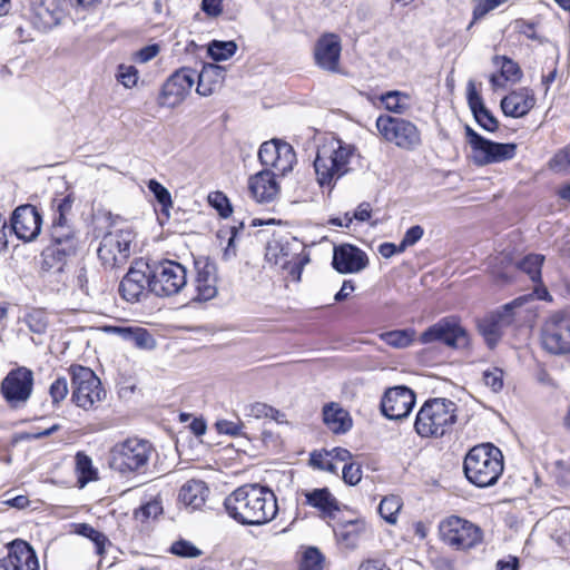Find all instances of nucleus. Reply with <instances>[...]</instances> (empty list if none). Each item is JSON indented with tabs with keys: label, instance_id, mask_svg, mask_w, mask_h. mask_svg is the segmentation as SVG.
I'll return each mask as SVG.
<instances>
[{
	"label": "nucleus",
	"instance_id": "3c124183",
	"mask_svg": "<svg viewBox=\"0 0 570 570\" xmlns=\"http://www.w3.org/2000/svg\"><path fill=\"white\" fill-rule=\"evenodd\" d=\"M76 533L90 539L95 543L96 552L98 554H102L105 552V547L108 540L104 533L87 523L77 524Z\"/></svg>",
	"mask_w": 570,
	"mask_h": 570
},
{
	"label": "nucleus",
	"instance_id": "5701e85b",
	"mask_svg": "<svg viewBox=\"0 0 570 570\" xmlns=\"http://www.w3.org/2000/svg\"><path fill=\"white\" fill-rule=\"evenodd\" d=\"M76 200L73 190L66 188L61 193H56L50 203L51 227L50 234L66 233L72 230L70 219L72 207Z\"/></svg>",
	"mask_w": 570,
	"mask_h": 570
},
{
	"label": "nucleus",
	"instance_id": "bf43d9fd",
	"mask_svg": "<svg viewBox=\"0 0 570 570\" xmlns=\"http://www.w3.org/2000/svg\"><path fill=\"white\" fill-rule=\"evenodd\" d=\"M508 0H480L473 8L472 23L482 19L490 11L505 3Z\"/></svg>",
	"mask_w": 570,
	"mask_h": 570
},
{
	"label": "nucleus",
	"instance_id": "4468645a",
	"mask_svg": "<svg viewBox=\"0 0 570 570\" xmlns=\"http://www.w3.org/2000/svg\"><path fill=\"white\" fill-rule=\"evenodd\" d=\"M465 136L479 164L501 163L517 155V144L489 140L469 126L465 127Z\"/></svg>",
	"mask_w": 570,
	"mask_h": 570
},
{
	"label": "nucleus",
	"instance_id": "b1692460",
	"mask_svg": "<svg viewBox=\"0 0 570 570\" xmlns=\"http://www.w3.org/2000/svg\"><path fill=\"white\" fill-rule=\"evenodd\" d=\"M63 17L60 0H32L31 22L38 30L47 31L58 26Z\"/></svg>",
	"mask_w": 570,
	"mask_h": 570
},
{
	"label": "nucleus",
	"instance_id": "ddd939ff",
	"mask_svg": "<svg viewBox=\"0 0 570 570\" xmlns=\"http://www.w3.org/2000/svg\"><path fill=\"white\" fill-rule=\"evenodd\" d=\"M422 344L441 342L449 347L458 348L469 343V333L458 316H445L421 333Z\"/></svg>",
	"mask_w": 570,
	"mask_h": 570
},
{
	"label": "nucleus",
	"instance_id": "4d7b16f0",
	"mask_svg": "<svg viewBox=\"0 0 570 570\" xmlns=\"http://www.w3.org/2000/svg\"><path fill=\"white\" fill-rule=\"evenodd\" d=\"M117 80L125 88H134L138 82V70L134 66L119 65L117 71Z\"/></svg>",
	"mask_w": 570,
	"mask_h": 570
},
{
	"label": "nucleus",
	"instance_id": "052dcab7",
	"mask_svg": "<svg viewBox=\"0 0 570 570\" xmlns=\"http://www.w3.org/2000/svg\"><path fill=\"white\" fill-rule=\"evenodd\" d=\"M534 286L533 291L530 294L521 295L520 297H525L524 304L532 299L544 301L551 303L553 301L551 294L549 293L547 286L543 283L542 277L540 281H532Z\"/></svg>",
	"mask_w": 570,
	"mask_h": 570
},
{
	"label": "nucleus",
	"instance_id": "7ed1b4c3",
	"mask_svg": "<svg viewBox=\"0 0 570 570\" xmlns=\"http://www.w3.org/2000/svg\"><path fill=\"white\" fill-rule=\"evenodd\" d=\"M70 379V401L86 411H97L107 397V391L96 372L89 366L72 363L67 367Z\"/></svg>",
	"mask_w": 570,
	"mask_h": 570
},
{
	"label": "nucleus",
	"instance_id": "39448f33",
	"mask_svg": "<svg viewBox=\"0 0 570 570\" xmlns=\"http://www.w3.org/2000/svg\"><path fill=\"white\" fill-rule=\"evenodd\" d=\"M51 235V243L40 254V271L47 277L65 283L69 273V262L78 249V238L73 230Z\"/></svg>",
	"mask_w": 570,
	"mask_h": 570
},
{
	"label": "nucleus",
	"instance_id": "e433bc0d",
	"mask_svg": "<svg viewBox=\"0 0 570 570\" xmlns=\"http://www.w3.org/2000/svg\"><path fill=\"white\" fill-rule=\"evenodd\" d=\"M208 488L203 481H189L179 491V500L190 510L200 509L208 497Z\"/></svg>",
	"mask_w": 570,
	"mask_h": 570
},
{
	"label": "nucleus",
	"instance_id": "1a4fd4ad",
	"mask_svg": "<svg viewBox=\"0 0 570 570\" xmlns=\"http://www.w3.org/2000/svg\"><path fill=\"white\" fill-rule=\"evenodd\" d=\"M33 389L35 375L27 366L11 368L0 383V394L11 410L24 407Z\"/></svg>",
	"mask_w": 570,
	"mask_h": 570
},
{
	"label": "nucleus",
	"instance_id": "a211bd4d",
	"mask_svg": "<svg viewBox=\"0 0 570 570\" xmlns=\"http://www.w3.org/2000/svg\"><path fill=\"white\" fill-rule=\"evenodd\" d=\"M542 344L552 354L570 353V314L556 313L546 321Z\"/></svg>",
	"mask_w": 570,
	"mask_h": 570
},
{
	"label": "nucleus",
	"instance_id": "2f4dec72",
	"mask_svg": "<svg viewBox=\"0 0 570 570\" xmlns=\"http://www.w3.org/2000/svg\"><path fill=\"white\" fill-rule=\"evenodd\" d=\"M225 77L226 70L224 67L214 63L204 65L203 69L198 73L196 87L197 94L208 97L218 92L224 85Z\"/></svg>",
	"mask_w": 570,
	"mask_h": 570
},
{
	"label": "nucleus",
	"instance_id": "20e7f679",
	"mask_svg": "<svg viewBox=\"0 0 570 570\" xmlns=\"http://www.w3.org/2000/svg\"><path fill=\"white\" fill-rule=\"evenodd\" d=\"M456 404L445 397L430 399L424 402L416 414L415 431L422 438H441L456 422Z\"/></svg>",
	"mask_w": 570,
	"mask_h": 570
},
{
	"label": "nucleus",
	"instance_id": "72a5a7b5",
	"mask_svg": "<svg viewBox=\"0 0 570 570\" xmlns=\"http://www.w3.org/2000/svg\"><path fill=\"white\" fill-rule=\"evenodd\" d=\"M368 527L364 519H354L334 528L337 542L346 549H356L361 539L367 533Z\"/></svg>",
	"mask_w": 570,
	"mask_h": 570
},
{
	"label": "nucleus",
	"instance_id": "473e14b6",
	"mask_svg": "<svg viewBox=\"0 0 570 570\" xmlns=\"http://www.w3.org/2000/svg\"><path fill=\"white\" fill-rule=\"evenodd\" d=\"M305 504L316 509L323 518H334L340 510L337 499L327 488L304 490Z\"/></svg>",
	"mask_w": 570,
	"mask_h": 570
},
{
	"label": "nucleus",
	"instance_id": "4c0bfd02",
	"mask_svg": "<svg viewBox=\"0 0 570 570\" xmlns=\"http://www.w3.org/2000/svg\"><path fill=\"white\" fill-rule=\"evenodd\" d=\"M463 463H503V454L493 443L484 442L471 448Z\"/></svg>",
	"mask_w": 570,
	"mask_h": 570
},
{
	"label": "nucleus",
	"instance_id": "6e6552de",
	"mask_svg": "<svg viewBox=\"0 0 570 570\" xmlns=\"http://www.w3.org/2000/svg\"><path fill=\"white\" fill-rule=\"evenodd\" d=\"M135 234L129 227H112L101 238L97 249L98 258L105 268H119L127 264L131 255Z\"/></svg>",
	"mask_w": 570,
	"mask_h": 570
},
{
	"label": "nucleus",
	"instance_id": "aec40b11",
	"mask_svg": "<svg viewBox=\"0 0 570 570\" xmlns=\"http://www.w3.org/2000/svg\"><path fill=\"white\" fill-rule=\"evenodd\" d=\"M11 232L23 242L35 240L42 226V216L37 207L31 204L18 206L10 219Z\"/></svg>",
	"mask_w": 570,
	"mask_h": 570
},
{
	"label": "nucleus",
	"instance_id": "7c9ffc66",
	"mask_svg": "<svg viewBox=\"0 0 570 570\" xmlns=\"http://www.w3.org/2000/svg\"><path fill=\"white\" fill-rule=\"evenodd\" d=\"M108 334H116L124 341L132 343L137 348L151 350L156 345V341L150 332L140 326H115L106 325L102 327Z\"/></svg>",
	"mask_w": 570,
	"mask_h": 570
},
{
	"label": "nucleus",
	"instance_id": "0eeeda50",
	"mask_svg": "<svg viewBox=\"0 0 570 570\" xmlns=\"http://www.w3.org/2000/svg\"><path fill=\"white\" fill-rule=\"evenodd\" d=\"M525 297L513 301L491 311L476 321V330L485 345L494 350L503 337L504 328L511 326L517 320L515 309L524 305Z\"/></svg>",
	"mask_w": 570,
	"mask_h": 570
},
{
	"label": "nucleus",
	"instance_id": "0e129e2a",
	"mask_svg": "<svg viewBox=\"0 0 570 570\" xmlns=\"http://www.w3.org/2000/svg\"><path fill=\"white\" fill-rule=\"evenodd\" d=\"M363 476L361 465H343L342 478L348 485H356Z\"/></svg>",
	"mask_w": 570,
	"mask_h": 570
},
{
	"label": "nucleus",
	"instance_id": "8fccbe9b",
	"mask_svg": "<svg viewBox=\"0 0 570 570\" xmlns=\"http://www.w3.org/2000/svg\"><path fill=\"white\" fill-rule=\"evenodd\" d=\"M548 168L557 174L570 175V145L554 153L548 161Z\"/></svg>",
	"mask_w": 570,
	"mask_h": 570
},
{
	"label": "nucleus",
	"instance_id": "dca6fc26",
	"mask_svg": "<svg viewBox=\"0 0 570 570\" xmlns=\"http://www.w3.org/2000/svg\"><path fill=\"white\" fill-rule=\"evenodd\" d=\"M151 292V266L142 258L136 259L119 284L120 296L136 303Z\"/></svg>",
	"mask_w": 570,
	"mask_h": 570
},
{
	"label": "nucleus",
	"instance_id": "ea45409f",
	"mask_svg": "<svg viewBox=\"0 0 570 570\" xmlns=\"http://www.w3.org/2000/svg\"><path fill=\"white\" fill-rule=\"evenodd\" d=\"M415 331L413 328L393 330L379 335L380 340L394 348H404L414 342Z\"/></svg>",
	"mask_w": 570,
	"mask_h": 570
},
{
	"label": "nucleus",
	"instance_id": "cd10ccee",
	"mask_svg": "<svg viewBox=\"0 0 570 570\" xmlns=\"http://www.w3.org/2000/svg\"><path fill=\"white\" fill-rule=\"evenodd\" d=\"M532 89L522 87L510 91L501 100V109L505 116L520 118L528 115L535 105Z\"/></svg>",
	"mask_w": 570,
	"mask_h": 570
},
{
	"label": "nucleus",
	"instance_id": "6ab92c4d",
	"mask_svg": "<svg viewBox=\"0 0 570 570\" xmlns=\"http://www.w3.org/2000/svg\"><path fill=\"white\" fill-rule=\"evenodd\" d=\"M342 41L337 33L324 32L313 48L315 65L327 72H341Z\"/></svg>",
	"mask_w": 570,
	"mask_h": 570
},
{
	"label": "nucleus",
	"instance_id": "4be33fe9",
	"mask_svg": "<svg viewBox=\"0 0 570 570\" xmlns=\"http://www.w3.org/2000/svg\"><path fill=\"white\" fill-rule=\"evenodd\" d=\"M0 570H40L37 554L23 540L8 544V554L0 559Z\"/></svg>",
	"mask_w": 570,
	"mask_h": 570
},
{
	"label": "nucleus",
	"instance_id": "09e8293b",
	"mask_svg": "<svg viewBox=\"0 0 570 570\" xmlns=\"http://www.w3.org/2000/svg\"><path fill=\"white\" fill-rule=\"evenodd\" d=\"M147 187L160 205L161 214L169 217V210L173 207V199L169 190L156 179H150L147 183Z\"/></svg>",
	"mask_w": 570,
	"mask_h": 570
},
{
	"label": "nucleus",
	"instance_id": "49530a36",
	"mask_svg": "<svg viewBox=\"0 0 570 570\" xmlns=\"http://www.w3.org/2000/svg\"><path fill=\"white\" fill-rule=\"evenodd\" d=\"M24 323L31 332L43 334L50 324L49 314L45 308H32L24 315Z\"/></svg>",
	"mask_w": 570,
	"mask_h": 570
},
{
	"label": "nucleus",
	"instance_id": "423d86ee",
	"mask_svg": "<svg viewBox=\"0 0 570 570\" xmlns=\"http://www.w3.org/2000/svg\"><path fill=\"white\" fill-rule=\"evenodd\" d=\"M375 128L381 141L400 150L411 153L423 145L421 129L407 118L381 114L375 120Z\"/></svg>",
	"mask_w": 570,
	"mask_h": 570
},
{
	"label": "nucleus",
	"instance_id": "9d476101",
	"mask_svg": "<svg viewBox=\"0 0 570 570\" xmlns=\"http://www.w3.org/2000/svg\"><path fill=\"white\" fill-rule=\"evenodd\" d=\"M441 540L456 550H469L482 542L483 532L473 522L458 515H450L439 524Z\"/></svg>",
	"mask_w": 570,
	"mask_h": 570
},
{
	"label": "nucleus",
	"instance_id": "69168bd1",
	"mask_svg": "<svg viewBox=\"0 0 570 570\" xmlns=\"http://www.w3.org/2000/svg\"><path fill=\"white\" fill-rule=\"evenodd\" d=\"M159 52L160 46L158 43H153L136 51L134 58L137 62L145 63L153 60Z\"/></svg>",
	"mask_w": 570,
	"mask_h": 570
},
{
	"label": "nucleus",
	"instance_id": "79ce46f5",
	"mask_svg": "<svg viewBox=\"0 0 570 570\" xmlns=\"http://www.w3.org/2000/svg\"><path fill=\"white\" fill-rule=\"evenodd\" d=\"M163 513L161 502L153 499L134 511V520L144 529L150 521L156 520Z\"/></svg>",
	"mask_w": 570,
	"mask_h": 570
},
{
	"label": "nucleus",
	"instance_id": "de8ad7c7",
	"mask_svg": "<svg viewBox=\"0 0 570 570\" xmlns=\"http://www.w3.org/2000/svg\"><path fill=\"white\" fill-rule=\"evenodd\" d=\"M372 205L368 202H362L361 204H358L353 214L348 212L345 213L343 220L341 218H334L331 222L332 224L340 227H348L354 219L360 223L367 222L372 217Z\"/></svg>",
	"mask_w": 570,
	"mask_h": 570
},
{
	"label": "nucleus",
	"instance_id": "338daca9",
	"mask_svg": "<svg viewBox=\"0 0 570 570\" xmlns=\"http://www.w3.org/2000/svg\"><path fill=\"white\" fill-rule=\"evenodd\" d=\"M424 234L423 228L420 225H414L410 227L401 240V249H405L409 246L414 245L417 243Z\"/></svg>",
	"mask_w": 570,
	"mask_h": 570
},
{
	"label": "nucleus",
	"instance_id": "37998d69",
	"mask_svg": "<svg viewBox=\"0 0 570 570\" xmlns=\"http://www.w3.org/2000/svg\"><path fill=\"white\" fill-rule=\"evenodd\" d=\"M348 462L352 460V453L343 448H334L332 451L326 450H314L311 455L308 463H332V461Z\"/></svg>",
	"mask_w": 570,
	"mask_h": 570
},
{
	"label": "nucleus",
	"instance_id": "f704fd0d",
	"mask_svg": "<svg viewBox=\"0 0 570 570\" xmlns=\"http://www.w3.org/2000/svg\"><path fill=\"white\" fill-rule=\"evenodd\" d=\"M322 414L324 424L334 434H345L352 429L353 420L350 413L338 403L325 404Z\"/></svg>",
	"mask_w": 570,
	"mask_h": 570
},
{
	"label": "nucleus",
	"instance_id": "5fc2aeb1",
	"mask_svg": "<svg viewBox=\"0 0 570 570\" xmlns=\"http://www.w3.org/2000/svg\"><path fill=\"white\" fill-rule=\"evenodd\" d=\"M69 393L65 376H58L49 386V396L53 406H59Z\"/></svg>",
	"mask_w": 570,
	"mask_h": 570
},
{
	"label": "nucleus",
	"instance_id": "393cba45",
	"mask_svg": "<svg viewBox=\"0 0 570 570\" xmlns=\"http://www.w3.org/2000/svg\"><path fill=\"white\" fill-rule=\"evenodd\" d=\"M276 175L268 169L252 175L248 178V191L261 204H269L279 195L281 187Z\"/></svg>",
	"mask_w": 570,
	"mask_h": 570
},
{
	"label": "nucleus",
	"instance_id": "f03ea898",
	"mask_svg": "<svg viewBox=\"0 0 570 570\" xmlns=\"http://www.w3.org/2000/svg\"><path fill=\"white\" fill-rule=\"evenodd\" d=\"M356 151L354 145L345 144L341 139H330L320 145L314 160L318 185L333 190L336 183L352 171L351 161Z\"/></svg>",
	"mask_w": 570,
	"mask_h": 570
},
{
	"label": "nucleus",
	"instance_id": "f8f14e48",
	"mask_svg": "<svg viewBox=\"0 0 570 570\" xmlns=\"http://www.w3.org/2000/svg\"><path fill=\"white\" fill-rule=\"evenodd\" d=\"M258 159L264 169L271 170L277 177L291 173L297 163L293 146L276 138L261 145Z\"/></svg>",
	"mask_w": 570,
	"mask_h": 570
},
{
	"label": "nucleus",
	"instance_id": "f3484780",
	"mask_svg": "<svg viewBox=\"0 0 570 570\" xmlns=\"http://www.w3.org/2000/svg\"><path fill=\"white\" fill-rule=\"evenodd\" d=\"M154 444L138 436L117 442L109 451V463H148L157 459Z\"/></svg>",
	"mask_w": 570,
	"mask_h": 570
},
{
	"label": "nucleus",
	"instance_id": "603ef678",
	"mask_svg": "<svg viewBox=\"0 0 570 570\" xmlns=\"http://www.w3.org/2000/svg\"><path fill=\"white\" fill-rule=\"evenodd\" d=\"M237 50L234 41L214 40L208 47V53L215 61H222L230 58Z\"/></svg>",
	"mask_w": 570,
	"mask_h": 570
},
{
	"label": "nucleus",
	"instance_id": "c756f323",
	"mask_svg": "<svg viewBox=\"0 0 570 570\" xmlns=\"http://www.w3.org/2000/svg\"><path fill=\"white\" fill-rule=\"evenodd\" d=\"M493 65L499 68V73H492L489 78L493 89L504 88L508 82L517 83L523 77L519 63L508 56H494Z\"/></svg>",
	"mask_w": 570,
	"mask_h": 570
},
{
	"label": "nucleus",
	"instance_id": "c03bdc74",
	"mask_svg": "<svg viewBox=\"0 0 570 570\" xmlns=\"http://www.w3.org/2000/svg\"><path fill=\"white\" fill-rule=\"evenodd\" d=\"M246 415L254 419H269L277 423H282L284 414L274 406L264 402H254L246 407Z\"/></svg>",
	"mask_w": 570,
	"mask_h": 570
},
{
	"label": "nucleus",
	"instance_id": "f257e3e1",
	"mask_svg": "<svg viewBox=\"0 0 570 570\" xmlns=\"http://www.w3.org/2000/svg\"><path fill=\"white\" fill-rule=\"evenodd\" d=\"M230 518L244 525H263L278 512L275 493L267 487L245 484L234 490L224 502Z\"/></svg>",
	"mask_w": 570,
	"mask_h": 570
},
{
	"label": "nucleus",
	"instance_id": "a18cd8bd",
	"mask_svg": "<svg viewBox=\"0 0 570 570\" xmlns=\"http://www.w3.org/2000/svg\"><path fill=\"white\" fill-rule=\"evenodd\" d=\"M402 505L403 502L399 495H387L381 500L379 504V513L387 523L395 524Z\"/></svg>",
	"mask_w": 570,
	"mask_h": 570
},
{
	"label": "nucleus",
	"instance_id": "a878e982",
	"mask_svg": "<svg viewBox=\"0 0 570 570\" xmlns=\"http://www.w3.org/2000/svg\"><path fill=\"white\" fill-rule=\"evenodd\" d=\"M332 264L341 274L357 273L366 267L368 258L358 247L342 245L334 249Z\"/></svg>",
	"mask_w": 570,
	"mask_h": 570
},
{
	"label": "nucleus",
	"instance_id": "6e6d98bb",
	"mask_svg": "<svg viewBox=\"0 0 570 570\" xmlns=\"http://www.w3.org/2000/svg\"><path fill=\"white\" fill-rule=\"evenodd\" d=\"M323 557L316 548H308L302 558L301 570H322Z\"/></svg>",
	"mask_w": 570,
	"mask_h": 570
},
{
	"label": "nucleus",
	"instance_id": "c9c22d12",
	"mask_svg": "<svg viewBox=\"0 0 570 570\" xmlns=\"http://www.w3.org/2000/svg\"><path fill=\"white\" fill-rule=\"evenodd\" d=\"M504 465H463L466 479L479 488L493 485L503 472Z\"/></svg>",
	"mask_w": 570,
	"mask_h": 570
},
{
	"label": "nucleus",
	"instance_id": "bb28decb",
	"mask_svg": "<svg viewBox=\"0 0 570 570\" xmlns=\"http://www.w3.org/2000/svg\"><path fill=\"white\" fill-rule=\"evenodd\" d=\"M196 275L194 278V301L206 302L217 295L216 266L209 262L195 264Z\"/></svg>",
	"mask_w": 570,
	"mask_h": 570
},
{
	"label": "nucleus",
	"instance_id": "9b49d317",
	"mask_svg": "<svg viewBox=\"0 0 570 570\" xmlns=\"http://www.w3.org/2000/svg\"><path fill=\"white\" fill-rule=\"evenodd\" d=\"M187 285L186 267L171 259H164L151 267V292L157 296H171Z\"/></svg>",
	"mask_w": 570,
	"mask_h": 570
},
{
	"label": "nucleus",
	"instance_id": "2eb2a0df",
	"mask_svg": "<svg viewBox=\"0 0 570 570\" xmlns=\"http://www.w3.org/2000/svg\"><path fill=\"white\" fill-rule=\"evenodd\" d=\"M196 71L183 67L170 75L163 83L157 97L159 107L175 108L179 106L189 95L195 83Z\"/></svg>",
	"mask_w": 570,
	"mask_h": 570
},
{
	"label": "nucleus",
	"instance_id": "412c9836",
	"mask_svg": "<svg viewBox=\"0 0 570 570\" xmlns=\"http://www.w3.org/2000/svg\"><path fill=\"white\" fill-rule=\"evenodd\" d=\"M415 404V395L405 386H395L386 390L381 400L383 415L391 420L406 417Z\"/></svg>",
	"mask_w": 570,
	"mask_h": 570
},
{
	"label": "nucleus",
	"instance_id": "a19ab883",
	"mask_svg": "<svg viewBox=\"0 0 570 570\" xmlns=\"http://www.w3.org/2000/svg\"><path fill=\"white\" fill-rule=\"evenodd\" d=\"M546 257L541 254H528L517 263V268L525 273L531 281H540Z\"/></svg>",
	"mask_w": 570,
	"mask_h": 570
},
{
	"label": "nucleus",
	"instance_id": "864d4df0",
	"mask_svg": "<svg viewBox=\"0 0 570 570\" xmlns=\"http://www.w3.org/2000/svg\"><path fill=\"white\" fill-rule=\"evenodd\" d=\"M207 200L222 218H228L232 215L233 207L225 193L220 190L212 191L208 194Z\"/></svg>",
	"mask_w": 570,
	"mask_h": 570
},
{
	"label": "nucleus",
	"instance_id": "e2e57ef3",
	"mask_svg": "<svg viewBox=\"0 0 570 570\" xmlns=\"http://www.w3.org/2000/svg\"><path fill=\"white\" fill-rule=\"evenodd\" d=\"M170 551L174 554H177L179 557L184 558H195L200 556V550L196 548L191 542L186 540H179L173 543Z\"/></svg>",
	"mask_w": 570,
	"mask_h": 570
},
{
	"label": "nucleus",
	"instance_id": "c85d7f7f",
	"mask_svg": "<svg viewBox=\"0 0 570 570\" xmlns=\"http://www.w3.org/2000/svg\"><path fill=\"white\" fill-rule=\"evenodd\" d=\"M466 100L478 125L487 131H497L499 121L484 106L483 98L473 80H470L466 85Z\"/></svg>",
	"mask_w": 570,
	"mask_h": 570
},
{
	"label": "nucleus",
	"instance_id": "58836bf2",
	"mask_svg": "<svg viewBox=\"0 0 570 570\" xmlns=\"http://www.w3.org/2000/svg\"><path fill=\"white\" fill-rule=\"evenodd\" d=\"M410 95L400 90H390L379 96L385 110L394 115H403L409 109Z\"/></svg>",
	"mask_w": 570,
	"mask_h": 570
},
{
	"label": "nucleus",
	"instance_id": "774afa93",
	"mask_svg": "<svg viewBox=\"0 0 570 570\" xmlns=\"http://www.w3.org/2000/svg\"><path fill=\"white\" fill-rule=\"evenodd\" d=\"M262 442L267 450L278 451L283 445V441L278 433H274L272 431H263L262 432Z\"/></svg>",
	"mask_w": 570,
	"mask_h": 570
},
{
	"label": "nucleus",
	"instance_id": "13d9d810",
	"mask_svg": "<svg viewBox=\"0 0 570 570\" xmlns=\"http://www.w3.org/2000/svg\"><path fill=\"white\" fill-rule=\"evenodd\" d=\"M483 382L493 392H500L503 389V371L499 367H492L483 372Z\"/></svg>",
	"mask_w": 570,
	"mask_h": 570
},
{
	"label": "nucleus",
	"instance_id": "680f3d73",
	"mask_svg": "<svg viewBox=\"0 0 570 570\" xmlns=\"http://www.w3.org/2000/svg\"><path fill=\"white\" fill-rule=\"evenodd\" d=\"M215 426L219 434L239 436L242 435V429L244 428V423L239 419L237 421L218 420L215 423Z\"/></svg>",
	"mask_w": 570,
	"mask_h": 570
}]
</instances>
